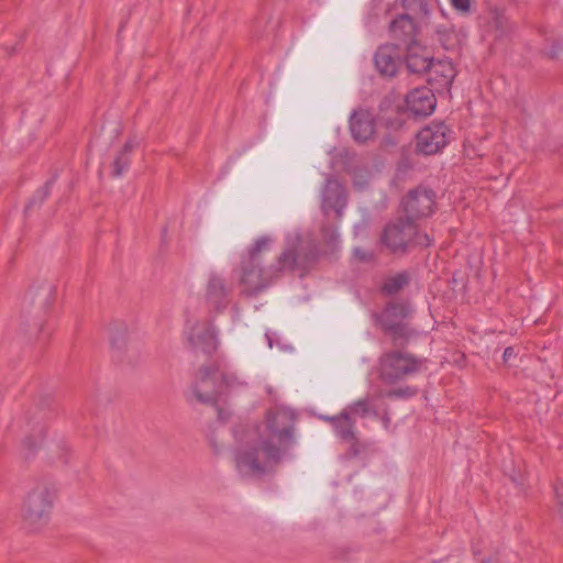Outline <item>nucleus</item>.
I'll return each instance as SVG.
<instances>
[{"mask_svg": "<svg viewBox=\"0 0 563 563\" xmlns=\"http://www.w3.org/2000/svg\"><path fill=\"white\" fill-rule=\"evenodd\" d=\"M133 145L126 143L122 152L115 157L113 162V175L121 176L129 167L128 152L132 150Z\"/></svg>", "mask_w": 563, "mask_h": 563, "instance_id": "393cba45", "label": "nucleus"}, {"mask_svg": "<svg viewBox=\"0 0 563 563\" xmlns=\"http://www.w3.org/2000/svg\"><path fill=\"white\" fill-rule=\"evenodd\" d=\"M409 312V307L405 303H390L379 314V322L387 332L396 338H406L408 328L405 319Z\"/></svg>", "mask_w": 563, "mask_h": 563, "instance_id": "9d476101", "label": "nucleus"}, {"mask_svg": "<svg viewBox=\"0 0 563 563\" xmlns=\"http://www.w3.org/2000/svg\"><path fill=\"white\" fill-rule=\"evenodd\" d=\"M334 417H335V416H332V417H330V416H324V417H322V419H323V420H325V421H328V422H330V423L332 424V419H333Z\"/></svg>", "mask_w": 563, "mask_h": 563, "instance_id": "e433bc0d", "label": "nucleus"}, {"mask_svg": "<svg viewBox=\"0 0 563 563\" xmlns=\"http://www.w3.org/2000/svg\"><path fill=\"white\" fill-rule=\"evenodd\" d=\"M435 104V97L427 87L416 88L406 97L407 110L413 115H430L434 111Z\"/></svg>", "mask_w": 563, "mask_h": 563, "instance_id": "f8f14e48", "label": "nucleus"}, {"mask_svg": "<svg viewBox=\"0 0 563 563\" xmlns=\"http://www.w3.org/2000/svg\"><path fill=\"white\" fill-rule=\"evenodd\" d=\"M432 60L431 53L427 47L412 41L407 47L406 66L412 74H422L430 67Z\"/></svg>", "mask_w": 563, "mask_h": 563, "instance_id": "4468645a", "label": "nucleus"}, {"mask_svg": "<svg viewBox=\"0 0 563 563\" xmlns=\"http://www.w3.org/2000/svg\"><path fill=\"white\" fill-rule=\"evenodd\" d=\"M390 32L395 37L404 41L411 38L416 33L415 19L410 18L408 14H399L398 18L390 22Z\"/></svg>", "mask_w": 563, "mask_h": 563, "instance_id": "a211bd4d", "label": "nucleus"}, {"mask_svg": "<svg viewBox=\"0 0 563 563\" xmlns=\"http://www.w3.org/2000/svg\"><path fill=\"white\" fill-rule=\"evenodd\" d=\"M224 394L221 371L216 366L199 368L190 389V399L201 404H212Z\"/></svg>", "mask_w": 563, "mask_h": 563, "instance_id": "423d86ee", "label": "nucleus"}, {"mask_svg": "<svg viewBox=\"0 0 563 563\" xmlns=\"http://www.w3.org/2000/svg\"><path fill=\"white\" fill-rule=\"evenodd\" d=\"M350 130L357 142H365L374 134V118L367 110L354 111L350 118Z\"/></svg>", "mask_w": 563, "mask_h": 563, "instance_id": "ddd939ff", "label": "nucleus"}, {"mask_svg": "<svg viewBox=\"0 0 563 563\" xmlns=\"http://www.w3.org/2000/svg\"><path fill=\"white\" fill-rule=\"evenodd\" d=\"M54 289L48 284H43L36 291V297L41 307L46 308L53 298Z\"/></svg>", "mask_w": 563, "mask_h": 563, "instance_id": "bb28decb", "label": "nucleus"}, {"mask_svg": "<svg viewBox=\"0 0 563 563\" xmlns=\"http://www.w3.org/2000/svg\"><path fill=\"white\" fill-rule=\"evenodd\" d=\"M354 424V419L343 411L340 416L332 419V426L335 434L343 441L350 442L355 439Z\"/></svg>", "mask_w": 563, "mask_h": 563, "instance_id": "6ab92c4d", "label": "nucleus"}, {"mask_svg": "<svg viewBox=\"0 0 563 563\" xmlns=\"http://www.w3.org/2000/svg\"><path fill=\"white\" fill-rule=\"evenodd\" d=\"M434 206V192L427 189L411 191L402 201L406 219L413 223L420 218L432 213Z\"/></svg>", "mask_w": 563, "mask_h": 563, "instance_id": "1a4fd4ad", "label": "nucleus"}, {"mask_svg": "<svg viewBox=\"0 0 563 563\" xmlns=\"http://www.w3.org/2000/svg\"><path fill=\"white\" fill-rule=\"evenodd\" d=\"M227 297L228 287L224 283V279L218 274H210L206 290V298L208 303L213 309H221L228 303Z\"/></svg>", "mask_w": 563, "mask_h": 563, "instance_id": "dca6fc26", "label": "nucleus"}, {"mask_svg": "<svg viewBox=\"0 0 563 563\" xmlns=\"http://www.w3.org/2000/svg\"><path fill=\"white\" fill-rule=\"evenodd\" d=\"M300 240L297 232L288 234L285 251L278 256L276 264L266 269L261 267V262L251 261L243 256L238 272L243 291L245 294L257 292L265 288L279 273L292 269L298 257L297 246Z\"/></svg>", "mask_w": 563, "mask_h": 563, "instance_id": "f03ea898", "label": "nucleus"}, {"mask_svg": "<svg viewBox=\"0 0 563 563\" xmlns=\"http://www.w3.org/2000/svg\"><path fill=\"white\" fill-rule=\"evenodd\" d=\"M354 256L362 262H368L373 257L372 253H369L365 250H362L360 247L354 249Z\"/></svg>", "mask_w": 563, "mask_h": 563, "instance_id": "2f4dec72", "label": "nucleus"}, {"mask_svg": "<svg viewBox=\"0 0 563 563\" xmlns=\"http://www.w3.org/2000/svg\"><path fill=\"white\" fill-rule=\"evenodd\" d=\"M273 242L274 240L268 235L256 239L244 257L251 261L262 262V255L271 250Z\"/></svg>", "mask_w": 563, "mask_h": 563, "instance_id": "aec40b11", "label": "nucleus"}, {"mask_svg": "<svg viewBox=\"0 0 563 563\" xmlns=\"http://www.w3.org/2000/svg\"><path fill=\"white\" fill-rule=\"evenodd\" d=\"M417 394V390L415 388H399L390 391L388 395L390 397H411Z\"/></svg>", "mask_w": 563, "mask_h": 563, "instance_id": "c756f323", "label": "nucleus"}, {"mask_svg": "<svg viewBox=\"0 0 563 563\" xmlns=\"http://www.w3.org/2000/svg\"><path fill=\"white\" fill-rule=\"evenodd\" d=\"M561 51V46H553L552 49L548 53L551 57H558Z\"/></svg>", "mask_w": 563, "mask_h": 563, "instance_id": "f704fd0d", "label": "nucleus"}, {"mask_svg": "<svg viewBox=\"0 0 563 563\" xmlns=\"http://www.w3.org/2000/svg\"><path fill=\"white\" fill-rule=\"evenodd\" d=\"M347 413L352 419H356V417L364 418L371 413L375 415L376 411L371 408L367 399L357 400L356 402L349 406L343 411Z\"/></svg>", "mask_w": 563, "mask_h": 563, "instance_id": "4be33fe9", "label": "nucleus"}, {"mask_svg": "<svg viewBox=\"0 0 563 563\" xmlns=\"http://www.w3.org/2000/svg\"><path fill=\"white\" fill-rule=\"evenodd\" d=\"M404 14H408L412 19L424 18L428 14V5L426 0H401Z\"/></svg>", "mask_w": 563, "mask_h": 563, "instance_id": "412c9836", "label": "nucleus"}, {"mask_svg": "<svg viewBox=\"0 0 563 563\" xmlns=\"http://www.w3.org/2000/svg\"><path fill=\"white\" fill-rule=\"evenodd\" d=\"M554 490L558 503V511L561 518L563 519V485L555 486Z\"/></svg>", "mask_w": 563, "mask_h": 563, "instance_id": "7c9ffc66", "label": "nucleus"}, {"mask_svg": "<svg viewBox=\"0 0 563 563\" xmlns=\"http://www.w3.org/2000/svg\"><path fill=\"white\" fill-rule=\"evenodd\" d=\"M440 41L445 49H453L460 43V38L454 31L448 33L445 38L440 37Z\"/></svg>", "mask_w": 563, "mask_h": 563, "instance_id": "cd10ccee", "label": "nucleus"}, {"mask_svg": "<svg viewBox=\"0 0 563 563\" xmlns=\"http://www.w3.org/2000/svg\"><path fill=\"white\" fill-rule=\"evenodd\" d=\"M185 334L194 349L205 353H211L218 346L217 332L213 325L206 320H189Z\"/></svg>", "mask_w": 563, "mask_h": 563, "instance_id": "0eeeda50", "label": "nucleus"}, {"mask_svg": "<svg viewBox=\"0 0 563 563\" xmlns=\"http://www.w3.org/2000/svg\"><path fill=\"white\" fill-rule=\"evenodd\" d=\"M407 283L408 275L406 273H399L385 280L383 290L388 295H393L399 291Z\"/></svg>", "mask_w": 563, "mask_h": 563, "instance_id": "5701e85b", "label": "nucleus"}, {"mask_svg": "<svg viewBox=\"0 0 563 563\" xmlns=\"http://www.w3.org/2000/svg\"><path fill=\"white\" fill-rule=\"evenodd\" d=\"M420 368L421 361L408 353L389 352L379 358V376L387 384H394Z\"/></svg>", "mask_w": 563, "mask_h": 563, "instance_id": "39448f33", "label": "nucleus"}, {"mask_svg": "<svg viewBox=\"0 0 563 563\" xmlns=\"http://www.w3.org/2000/svg\"><path fill=\"white\" fill-rule=\"evenodd\" d=\"M221 382L224 388V393L245 386V382H243L235 373L232 372L221 371Z\"/></svg>", "mask_w": 563, "mask_h": 563, "instance_id": "a878e982", "label": "nucleus"}, {"mask_svg": "<svg viewBox=\"0 0 563 563\" xmlns=\"http://www.w3.org/2000/svg\"><path fill=\"white\" fill-rule=\"evenodd\" d=\"M514 356V347H507L504 351L503 357L505 362H508Z\"/></svg>", "mask_w": 563, "mask_h": 563, "instance_id": "72a5a7b5", "label": "nucleus"}, {"mask_svg": "<svg viewBox=\"0 0 563 563\" xmlns=\"http://www.w3.org/2000/svg\"><path fill=\"white\" fill-rule=\"evenodd\" d=\"M377 70L384 76H394L398 69V52L393 45L380 46L374 56Z\"/></svg>", "mask_w": 563, "mask_h": 563, "instance_id": "f3484780", "label": "nucleus"}, {"mask_svg": "<svg viewBox=\"0 0 563 563\" xmlns=\"http://www.w3.org/2000/svg\"><path fill=\"white\" fill-rule=\"evenodd\" d=\"M294 423L292 410L276 407L267 411L262 423L243 431L233 454L240 475L254 477L271 471L283 451L294 443Z\"/></svg>", "mask_w": 563, "mask_h": 563, "instance_id": "f257e3e1", "label": "nucleus"}, {"mask_svg": "<svg viewBox=\"0 0 563 563\" xmlns=\"http://www.w3.org/2000/svg\"><path fill=\"white\" fill-rule=\"evenodd\" d=\"M57 497V487L49 481L35 483L27 492L21 514L24 523L33 530L46 525Z\"/></svg>", "mask_w": 563, "mask_h": 563, "instance_id": "7ed1b4c3", "label": "nucleus"}, {"mask_svg": "<svg viewBox=\"0 0 563 563\" xmlns=\"http://www.w3.org/2000/svg\"><path fill=\"white\" fill-rule=\"evenodd\" d=\"M508 27V19L498 11H493L489 20V29L495 32V37L505 34Z\"/></svg>", "mask_w": 563, "mask_h": 563, "instance_id": "b1692460", "label": "nucleus"}, {"mask_svg": "<svg viewBox=\"0 0 563 563\" xmlns=\"http://www.w3.org/2000/svg\"><path fill=\"white\" fill-rule=\"evenodd\" d=\"M452 8L463 14H466L471 10V0H450Z\"/></svg>", "mask_w": 563, "mask_h": 563, "instance_id": "c85d7f7f", "label": "nucleus"}, {"mask_svg": "<svg viewBox=\"0 0 563 563\" xmlns=\"http://www.w3.org/2000/svg\"><path fill=\"white\" fill-rule=\"evenodd\" d=\"M48 188H49V184H46L43 191L38 192L41 195V200H43L48 195Z\"/></svg>", "mask_w": 563, "mask_h": 563, "instance_id": "c9c22d12", "label": "nucleus"}, {"mask_svg": "<svg viewBox=\"0 0 563 563\" xmlns=\"http://www.w3.org/2000/svg\"><path fill=\"white\" fill-rule=\"evenodd\" d=\"M321 197V209L323 213L327 216L333 210L338 218H341L346 205L345 190L342 185L334 178H328Z\"/></svg>", "mask_w": 563, "mask_h": 563, "instance_id": "9b49d317", "label": "nucleus"}, {"mask_svg": "<svg viewBox=\"0 0 563 563\" xmlns=\"http://www.w3.org/2000/svg\"><path fill=\"white\" fill-rule=\"evenodd\" d=\"M322 232H323V238L329 242V243H334L338 239V233H336V230L334 228H331V229H325L323 228L322 229Z\"/></svg>", "mask_w": 563, "mask_h": 563, "instance_id": "473e14b6", "label": "nucleus"}, {"mask_svg": "<svg viewBox=\"0 0 563 563\" xmlns=\"http://www.w3.org/2000/svg\"><path fill=\"white\" fill-rule=\"evenodd\" d=\"M429 81L438 85L439 88H448L455 77V68L449 59L431 60L427 69Z\"/></svg>", "mask_w": 563, "mask_h": 563, "instance_id": "2eb2a0df", "label": "nucleus"}, {"mask_svg": "<svg viewBox=\"0 0 563 563\" xmlns=\"http://www.w3.org/2000/svg\"><path fill=\"white\" fill-rule=\"evenodd\" d=\"M450 130L443 122H432L417 134V150L432 155L442 150L449 141Z\"/></svg>", "mask_w": 563, "mask_h": 563, "instance_id": "6e6552de", "label": "nucleus"}, {"mask_svg": "<svg viewBox=\"0 0 563 563\" xmlns=\"http://www.w3.org/2000/svg\"><path fill=\"white\" fill-rule=\"evenodd\" d=\"M382 241L391 252H405L409 246H429L431 240L428 234L419 233L415 223L406 219L391 222L384 229Z\"/></svg>", "mask_w": 563, "mask_h": 563, "instance_id": "20e7f679", "label": "nucleus"}]
</instances>
